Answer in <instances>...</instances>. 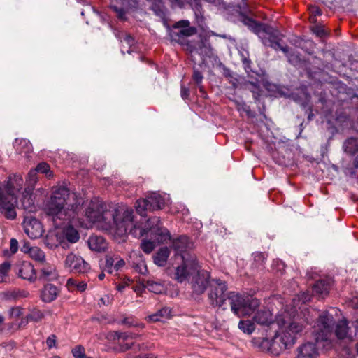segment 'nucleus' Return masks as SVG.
Here are the masks:
<instances>
[{"instance_id":"50","label":"nucleus","mask_w":358,"mask_h":358,"mask_svg":"<svg viewBox=\"0 0 358 358\" xmlns=\"http://www.w3.org/2000/svg\"><path fill=\"white\" fill-rule=\"evenodd\" d=\"M33 249V247L30 245L28 242H24L21 248V251L25 254H30V251Z\"/></svg>"},{"instance_id":"41","label":"nucleus","mask_w":358,"mask_h":358,"mask_svg":"<svg viewBox=\"0 0 358 358\" xmlns=\"http://www.w3.org/2000/svg\"><path fill=\"white\" fill-rule=\"evenodd\" d=\"M46 345L49 349L57 347V336L55 334L50 335L46 339Z\"/></svg>"},{"instance_id":"26","label":"nucleus","mask_w":358,"mask_h":358,"mask_svg":"<svg viewBox=\"0 0 358 358\" xmlns=\"http://www.w3.org/2000/svg\"><path fill=\"white\" fill-rule=\"evenodd\" d=\"M62 237L55 232H49L45 239V245L50 249L57 248L62 243Z\"/></svg>"},{"instance_id":"29","label":"nucleus","mask_w":358,"mask_h":358,"mask_svg":"<svg viewBox=\"0 0 358 358\" xmlns=\"http://www.w3.org/2000/svg\"><path fill=\"white\" fill-rule=\"evenodd\" d=\"M171 315V310L167 308L164 307L159 310H158L157 313L150 315L148 318L150 321L152 322H159L162 321L165 319H168Z\"/></svg>"},{"instance_id":"14","label":"nucleus","mask_w":358,"mask_h":358,"mask_svg":"<svg viewBox=\"0 0 358 358\" xmlns=\"http://www.w3.org/2000/svg\"><path fill=\"white\" fill-rule=\"evenodd\" d=\"M196 275L192 281V288L196 294L204 292L207 285L209 284L210 274L206 271H198Z\"/></svg>"},{"instance_id":"52","label":"nucleus","mask_w":358,"mask_h":358,"mask_svg":"<svg viewBox=\"0 0 358 358\" xmlns=\"http://www.w3.org/2000/svg\"><path fill=\"white\" fill-rule=\"evenodd\" d=\"M181 96L183 99H187L189 96V90L188 88L185 87V86H181V92H180Z\"/></svg>"},{"instance_id":"53","label":"nucleus","mask_w":358,"mask_h":358,"mask_svg":"<svg viewBox=\"0 0 358 358\" xmlns=\"http://www.w3.org/2000/svg\"><path fill=\"white\" fill-rule=\"evenodd\" d=\"M138 350H150L153 348V344L147 345L145 343H143L142 345L138 344L135 345Z\"/></svg>"},{"instance_id":"63","label":"nucleus","mask_w":358,"mask_h":358,"mask_svg":"<svg viewBox=\"0 0 358 358\" xmlns=\"http://www.w3.org/2000/svg\"><path fill=\"white\" fill-rule=\"evenodd\" d=\"M4 317L0 315V325L3 322Z\"/></svg>"},{"instance_id":"11","label":"nucleus","mask_w":358,"mask_h":358,"mask_svg":"<svg viewBox=\"0 0 358 358\" xmlns=\"http://www.w3.org/2000/svg\"><path fill=\"white\" fill-rule=\"evenodd\" d=\"M23 228L26 234L31 239L40 238L44 232L42 224L31 216L24 217Z\"/></svg>"},{"instance_id":"47","label":"nucleus","mask_w":358,"mask_h":358,"mask_svg":"<svg viewBox=\"0 0 358 358\" xmlns=\"http://www.w3.org/2000/svg\"><path fill=\"white\" fill-rule=\"evenodd\" d=\"M111 301L112 297L109 295H106L100 299L99 305H108L111 303Z\"/></svg>"},{"instance_id":"36","label":"nucleus","mask_w":358,"mask_h":358,"mask_svg":"<svg viewBox=\"0 0 358 358\" xmlns=\"http://www.w3.org/2000/svg\"><path fill=\"white\" fill-rule=\"evenodd\" d=\"M33 171H36L37 173H41L45 174L47 178H50L52 176V172L50 171V166L45 162L39 163L35 169H32Z\"/></svg>"},{"instance_id":"23","label":"nucleus","mask_w":358,"mask_h":358,"mask_svg":"<svg viewBox=\"0 0 358 358\" xmlns=\"http://www.w3.org/2000/svg\"><path fill=\"white\" fill-rule=\"evenodd\" d=\"M88 245L92 250L101 252L105 250L107 243L105 239L99 236H91L88 239Z\"/></svg>"},{"instance_id":"37","label":"nucleus","mask_w":358,"mask_h":358,"mask_svg":"<svg viewBox=\"0 0 358 358\" xmlns=\"http://www.w3.org/2000/svg\"><path fill=\"white\" fill-rule=\"evenodd\" d=\"M66 285L69 289L73 287H76L77 289L80 292H83L86 289L87 283L84 281L78 282L76 280L73 278H69L67 280Z\"/></svg>"},{"instance_id":"17","label":"nucleus","mask_w":358,"mask_h":358,"mask_svg":"<svg viewBox=\"0 0 358 358\" xmlns=\"http://www.w3.org/2000/svg\"><path fill=\"white\" fill-rule=\"evenodd\" d=\"M59 274L56 266L51 264H43L40 268L38 278L43 280L51 281L58 278Z\"/></svg>"},{"instance_id":"51","label":"nucleus","mask_w":358,"mask_h":358,"mask_svg":"<svg viewBox=\"0 0 358 358\" xmlns=\"http://www.w3.org/2000/svg\"><path fill=\"white\" fill-rule=\"evenodd\" d=\"M314 34H315L318 36H323L326 34L324 29L321 27H315L313 29Z\"/></svg>"},{"instance_id":"34","label":"nucleus","mask_w":358,"mask_h":358,"mask_svg":"<svg viewBox=\"0 0 358 358\" xmlns=\"http://www.w3.org/2000/svg\"><path fill=\"white\" fill-rule=\"evenodd\" d=\"M240 330L247 334H251L255 329L254 323L249 320H240L238 325Z\"/></svg>"},{"instance_id":"46","label":"nucleus","mask_w":358,"mask_h":358,"mask_svg":"<svg viewBox=\"0 0 358 358\" xmlns=\"http://www.w3.org/2000/svg\"><path fill=\"white\" fill-rule=\"evenodd\" d=\"M10 250L12 254L17 252L18 250V242L15 238H11L10 242Z\"/></svg>"},{"instance_id":"10","label":"nucleus","mask_w":358,"mask_h":358,"mask_svg":"<svg viewBox=\"0 0 358 358\" xmlns=\"http://www.w3.org/2000/svg\"><path fill=\"white\" fill-rule=\"evenodd\" d=\"M196 33V29L190 26L189 20H180L175 23L169 31L172 41L182 43L185 39Z\"/></svg>"},{"instance_id":"31","label":"nucleus","mask_w":358,"mask_h":358,"mask_svg":"<svg viewBox=\"0 0 358 358\" xmlns=\"http://www.w3.org/2000/svg\"><path fill=\"white\" fill-rule=\"evenodd\" d=\"M38 181L36 171L32 169L29 171L26 178L25 189L27 190L34 191L35 185Z\"/></svg>"},{"instance_id":"27","label":"nucleus","mask_w":358,"mask_h":358,"mask_svg":"<svg viewBox=\"0 0 358 358\" xmlns=\"http://www.w3.org/2000/svg\"><path fill=\"white\" fill-rule=\"evenodd\" d=\"M4 294L6 299L17 300L28 297L29 292L25 289H15L5 292Z\"/></svg>"},{"instance_id":"59","label":"nucleus","mask_w":358,"mask_h":358,"mask_svg":"<svg viewBox=\"0 0 358 358\" xmlns=\"http://www.w3.org/2000/svg\"><path fill=\"white\" fill-rule=\"evenodd\" d=\"M29 321H30V320H29V319L27 318V316L26 318H24L22 320L20 325L24 326L28 323Z\"/></svg>"},{"instance_id":"1","label":"nucleus","mask_w":358,"mask_h":358,"mask_svg":"<svg viewBox=\"0 0 358 358\" xmlns=\"http://www.w3.org/2000/svg\"><path fill=\"white\" fill-rule=\"evenodd\" d=\"M83 199L76 193L71 192L65 187H56L47 202L45 210L52 217L55 226L59 227L65 223L80 225L84 228H92L96 225L106 231H113L119 236L129 233L133 236L142 235L130 227L133 224V210L121 205L117 208L104 210L102 202L91 201L85 211L83 217H80V206Z\"/></svg>"},{"instance_id":"42","label":"nucleus","mask_w":358,"mask_h":358,"mask_svg":"<svg viewBox=\"0 0 358 358\" xmlns=\"http://www.w3.org/2000/svg\"><path fill=\"white\" fill-rule=\"evenodd\" d=\"M115 264L114 265L115 272L121 270L125 265L124 260L120 257L118 255H115Z\"/></svg>"},{"instance_id":"22","label":"nucleus","mask_w":358,"mask_h":358,"mask_svg":"<svg viewBox=\"0 0 358 358\" xmlns=\"http://www.w3.org/2000/svg\"><path fill=\"white\" fill-rule=\"evenodd\" d=\"M15 150L25 157L33 151V147L30 141L26 138H16L13 143Z\"/></svg>"},{"instance_id":"4","label":"nucleus","mask_w":358,"mask_h":358,"mask_svg":"<svg viewBox=\"0 0 358 358\" xmlns=\"http://www.w3.org/2000/svg\"><path fill=\"white\" fill-rule=\"evenodd\" d=\"M333 315L328 313H322L318 317L316 324L314 325L313 335L315 343L306 342L297 348L296 358H318V348L322 347L329 350L332 347L331 337L332 328L334 324Z\"/></svg>"},{"instance_id":"21","label":"nucleus","mask_w":358,"mask_h":358,"mask_svg":"<svg viewBox=\"0 0 358 358\" xmlns=\"http://www.w3.org/2000/svg\"><path fill=\"white\" fill-rule=\"evenodd\" d=\"M18 274L22 279L30 282L34 281L36 279V271L34 266L29 262H24L22 264Z\"/></svg>"},{"instance_id":"18","label":"nucleus","mask_w":358,"mask_h":358,"mask_svg":"<svg viewBox=\"0 0 358 358\" xmlns=\"http://www.w3.org/2000/svg\"><path fill=\"white\" fill-rule=\"evenodd\" d=\"M253 320L262 326H269L274 322L272 313L266 308L258 310L253 316Z\"/></svg>"},{"instance_id":"5","label":"nucleus","mask_w":358,"mask_h":358,"mask_svg":"<svg viewBox=\"0 0 358 358\" xmlns=\"http://www.w3.org/2000/svg\"><path fill=\"white\" fill-rule=\"evenodd\" d=\"M23 184V178L20 175L10 176L3 182L0 181V210L8 219L13 220L16 217L17 194Z\"/></svg>"},{"instance_id":"61","label":"nucleus","mask_w":358,"mask_h":358,"mask_svg":"<svg viewBox=\"0 0 358 358\" xmlns=\"http://www.w3.org/2000/svg\"><path fill=\"white\" fill-rule=\"evenodd\" d=\"M98 277H99V280H103L105 275H104V273H100Z\"/></svg>"},{"instance_id":"16","label":"nucleus","mask_w":358,"mask_h":358,"mask_svg":"<svg viewBox=\"0 0 358 358\" xmlns=\"http://www.w3.org/2000/svg\"><path fill=\"white\" fill-rule=\"evenodd\" d=\"M192 245L193 243L189 241V238L185 236H180L173 242V248L176 253L180 256V258H182V255L186 257L192 256L189 253H187V252L192 248Z\"/></svg>"},{"instance_id":"19","label":"nucleus","mask_w":358,"mask_h":358,"mask_svg":"<svg viewBox=\"0 0 358 358\" xmlns=\"http://www.w3.org/2000/svg\"><path fill=\"white\" fill-rule=\"evenodd\" d=\"M21 205L22 208L28 212H34L36 208L35 206V198L33 195V191L24 189L22 193Z\"/></svg>"},{"instance_id":"38","label":"nucleus","mask_w":358,"mask_h":358,"mask_svg":"<svg viewBox=\"0 0 358 358\" xmlns=\"http://www.w3.org/2000/svg\"><path fill=\"white\" fill-rule=\"evenodd\" d=\"M155 245L156 243L154 241L143 240L141 243V248L145 253L149 254L154 250Z\"/></svg>"},{"instance_id":"62","label":"nucleus","mask_w":358,"mask_h":358,"mask_svg":"<svg viewBox=\"0 0 358 358\" xmlns=\"http://www.w3.org/2000/svg\"><path fill=\"white\" fill-rule=\"evenodd\" d=\"M146 271H147V268H146V266H144V267H143V269H141V270H140V272H141V273H145Z\"/></svg>"},{"instance_id":"3","label":"nucleus","mask_w":358,"mask_h":358,"mask_svg":"<svg viewBox=\"0 0 358 358\" xmlns=\"http://www.w3.org/2000/svg\"><path fill=\"white\" fill-rule=\"evenodd\" d=\"M227 286L220 280H213L210 284L208 299L214 307H221L229 299L231 311L238 317L250 316L259 306V301L249 296H242L234 292L226 294Z\"/></svg>"},{"instance_id":"25","label":"nucleus","mask_w":358,"mask_h":358,"mask_svg":"<svg viewBox=\"0 0 358 358\" xmlns=\"http://www.w3.org/2000/svg\"><path fill=\"white\" fill-rule=\"evenodd\" d=\"M330 288V284L329 282L321 280L317 281L313 287V293L317 294L319 296L324 297V296L327 295L329 293V290Z\"/></svg>"},{"instance_id":"30","label":"nucleus","mask_w":358,"mask_h":358,"mask_svg":"<svg viewBox=\"0 0 358 358\" xmlns=\"http://www.w3.org/2000/svg\"><path fill=\"white\" fill-rule=\"evenodd\" d=\"M67 241L71 243H76L80 238L79 234L71 225L68 226L63 231Z\"/></svg>"},{"instance_id":"55","label":"nucleus","mask_w":358,"mask_h":358,"mask_svg":"<svg viewBox=\"0 0 358 358\" xmlns=\"http://www.w3.org/2000/svg\"><path fill=\"white\" fill-rule=\"evenodd\" d=\"M134 345V344L133 343H126L121 345L120 350H121V351L128 350L131 349Z\"/></svg>"},{"instance_id":"40","label":"nucleus","mask_w":358,"mask_h":358,"mask_svg":"<svg viewBox=\"0 0 358 358\" xmlns=\"http://www.w3.org/2000/svg\"><path fill=\"white\" fill-rule=\"evenodd\" d=\"M254 260L257 266L262 265L266 259L265 255L262 252H255L253 254Z\"/></svg>"},{"instance_id":"9","label":"nucleus","mask_w":358,"mask_h":358,"mask_svg":"<svg viewBox=\"0 0 358 358\" xmlns=\"http://www.w3.org/2000/svg\"><path fill=\"white\" fill-rule=\"evenodd\" d=\"M182 264L177 266L175 273V279L178 282L186 280L189 276L194 275L199 271V265L194 256L186 257L182 255Z\"/></svg>"},{"instance_id":"33","label":"nucleus","mask_w":358,"mask_h":358,"mask_svg":"<svg viewBox=\"0 0 358 358\" xmlns=\"http://www.w3.org/2000/svg\"><path fill=\"white\" fill-rule=\"evenodd\" d=\"M29 256L34 261L43 264L45 262V252L38 247L34 246Z\"/></svg>"},{"instance_id":"8","label":"nucleus","mask_w":358,"mask_h":358,"mask_svg":"<svg viewBox=\"0 0 358 358\" xmlns=\"http://www.w3.org/2000/svg\"><path fill=\"white\" fill-rule=\"evenodd\" d=\"M169 196L157 192H152L146 198L139 199L136 202V212L143 217L147 211H155L163 209L169 202Z\"/></svg>"},{"instance_id":"58","label":"nucleus","mask_w":358,"mask_h":358,"mask_svg":"<svg viewBox=\"0 0 358 358\" xmlns=\"http://www.w3.org/2000/svg\"><path fill=\"white\" fill-rule=\"evenodd\" d=\"M118 13V16L120 18H123L124 15V11L122 9L116 10Z\"/></svg>"},{"instance_id":"24","label":"nucleus","mask_w":358,"mask_h":358,"mask_svg":"<svg viewBox=\"0 0 358 358\" xmlns=\"http://www.w3.org/2000/svg\"><path fill=\"white\" fill-rule=\"evenodd\" d=\"M170 251L167 247H163L154 256V262L159 266H164L166 265L168 257H169Z\"/></svg>"},{"instance_id":"64","label":"nucleus","mask_w":358,"mask_h":358,"mask_svg":"<svg viewBox=\"0 0 358 358\" xmlns=\"http://www.w3.org/2000/svg\"><path fill=\"white\" fill-rule=\"evenodd\" d=\"M135 358H148V357L147 355H144V356H137Z\"/></svg>"},{"instance_id":"28","label":"nucleus","mask_w":358,"mask_h":358,"mask_svg":"<svg viewBox=\"0 0 358 358\" xmlns=\"http://www.w3.org/2000/svg\"><path fill=\"white\" fill-rule=\"evenodd\" d=\"M144 287L155 294H162L165 292V287L160 282L147 280L144 284Z\"/></svg>"},{"instance_id":"49","label":"nucleus","mask_w":358,"mask_h":358,"mask_svg":"<svg viewBox=\"0 0 358 358\" xmlns=\"http://www.w3.org/2000/svg\"><path fill=\"white\" fill-rule=\"evenodd\" d=\"M122 324H127L129 327H133V326H137V322L134 321V320L132 317H126L124 318L122 322Z\"/></svg>"},{"instance_id":"15","label":"nucleus","mask_w":358,"mask_h":358,"mask_svg":"<svg viewBox=\"0 0 358 358\" xmlns=\"http://www.w3.org/2000/svg\"><path fill=\"white\" fill-rule=\"evenodd\" d=\"M343 151L352 158V165L358 169V138H348L343 144Z\"/></svg>"},{"instance_id":"32","label":"nucleus","mask_w":358,"mask_h":358,"mask_svg":"<svg viewBox=\"0 0 358 358\" xmlns=\"http://www.w3.org/2000/svg\"><path fill=\"white\" fill-rule=\"evenodd\" d=\"M11 268V264L8 262H4L0 264V283L8 282L9 281L8 274Z\"/></svg>"},{"instance_id":"12","label":"nucleus","mask_w":358,"mask_h":358,"mask_svg":"<svg viewBox=\"0 0 358 358\" xmlns=\"http://www.w3.org/2000/svg\"><path fill=\"white\" fill-rule=\"evenodd\" d=\"M65 267L76 273H85L89 269L88 264L80 256L69 254L64 262Z\"/></svg>"},{"instance_id":"45","label":"nucleus","mask_w":358,"mask_h":358,"mask_svg":"<svg viewBox=\"0 0 358 358\" xmlns=\"http://www.w3.org/2000/svg\"><path fill=\"white\" fill-rule=\"evenodd\" d=\"M193 79L195 80V82L198 85L200 91L203 92V87L201 85V83L203 80V76L201 73V72H199L198 71H194V74H193Z\"/></svg>"},{"instance_id":"57","label":"nucleus","mask_w":358,"mask_h":358,"mask_svg":"<svg viewBox=\"0 0 358 358\" xmlns=\"http://www.w3.org/2000/svg\"><path fill=\"white\" fill-rule=\"evenodd\" d=\"M117 337L118 338L120 339H122L123 341H126L128 339V338L129 337V336L127 335L126 334L124 333H120L118 334L117 335Z\"/></svg>"},{"instance_id":"39","label":"nucleus","mask_w":358,"mask_h":358,"mask_svg":"<svg viewBox=\"0 0 358 358\" xmlns=\"http://www.w3.org/2000/svg\"><path fill=\"white\" fill-rule=\"evenodd\" d=\"M115 255L107 256L106 259L105 269L109 273L115 272L114 265L115 264Z\"/></svg>"},{"instance_id":"48","label":"nucleus","mask_w":358,"mask_h":358,"mask_svg":"<svg viewBox=\"0 0 358 358\" xmlns=\"http://www.w3.org/2000/svg\"><path fill=\"white\" fill-rule=\"evenodd\" d=\"M310 295L308 293L303 292L299 296L298 301H302L303 303H305L310 300Z\"/></svg>"},{"instance_id":"43","label":"nucleus","mask_w":358,"mask_h":358,"mask_svg":"<svg viewBox=\"0 0 358 358\" xmlns=\"http://www.w3.org/2000/svg\"><path fill=\"white\" fill-rule=\"evenodd\" d=\"M8 313L11 318H17L22 314V308L19 306L11 308Z\"/></svg>"},{"instance_id":"44","label":"nucleus","mask_w":358,"mask_h":358,"mask_svg":"<svg viewBox=\"0 0 358 358\" xmlns=\"http://www.w3.org/2000/svg\"><path fill=\"white\" fill-rule=\"evenodd\" d=\"M120 40L122 43L124 42L130 46L134 43V39L132 36L126 33L122 34V36H120Z\"/></svg>"},{"instance_id":"56","label":"nucleus","mask_w":358,"mask_h":358,"mask_svg":"<svg viewBox=\"0 0 358 358\" xmlns=\"http://www.w3.org/2000/svg\"><path fill=\"white\" fill-rule=\"evenodd\" d=\"M310 12L314 14L315 15H321V10L318 7H313L310 9Z\"/></svg>"},{"instance_id":"2","label":"nucleus","mask_w":358,"mask_h":358,"mask_svg":"<svg viewBox=\"0 0 358 358\" xmlns=\"http://www.w3.org/2000/svg\"><path fill=\"white\" fill-rule=\"evenodd\" d=\"M294 308L290 313L286 309L275 317L278 329L271 340L262 338L259 342V348L273 355L278 356L286 350L291 349L296 344L298 338L301 336L306 326L310 320L301 317L296 310V299H293Z\"/></svg>"},{"instance_id":"13","label":"nucleus","mask_w":358,"mask_h":358,"mask_svg":"<svg viewBox=\"0 0 358 358\" xmlns=\"http://www.w3.org/2000/svg\"><path fill=\"white\" fill-rule=\"evenodd\" d=\"M352 327L355 329V332L350 329L348 326V322L345 320L338 322L336 326L335 334L336 337L341 339H348L352 341L355 336H358V320H356L352 324Z\"/></svg>"},{"instance_id":"6","label":"nucleus","mask_w":358,"mask_h":358,"mask_svg":"<svg viewBox=\"0 0 358 358\" xmlns=\"http://www.w3.org/2000/svg\"><path fill=\"white\" fill-rule=\"evenodd\" d=\"M252 24L255 26V31L262 39L264 45L271 47L275 50L280 49L285 52L288 57L289 62L296 65L300 62V58L294 54H289V48L287 46H281L279 43L280 34L278 30L266 24L256 23L255 21L248 19Z\"/></svg>"},{"instance_id":"20","label":"nucleus","mask_w":358,"mask_h":358,"mask_svg":"<svg viewBox=\"0 0 358 358\" xmlns=\"http://www.w3.org/2000/svg\"><path fill=\"white\" fill-rule=\"evenodd\" d=\"M59 289L56 286L47 284L41 290V299L45 303H50L57 299Z\"/></svg>"},{"instance_id":"35","label":"nucleus","mask_w":358,"mask_h":358,"mask_svg":"<svg viewBox=\"0 0 358 358\" xmlns=\"http://www.w3.org/2000/svg\"><path fill=\"white\" fill-rule=\"evenodd\" d=\"M45 317V314L38 308H33L30 310L29 315H27V318L29 319L30 321H33L35 322H38L42 320Z\"/></svg>"},{"instance_id":"7","label":"nucleus","mask_w":358,"mask_h":358,"mask_svg":"<svg viewBox=\"0 0 358 358\" xmlns=\"http://www.w3.org/2000/svg\"><path fill=\"white\" fill-rule=\"evenodd\" d=\"M133 232L138 234L142 231V235L134 236L135 237H141L145 234L150 232L152 238L154 239L155 243H166L171 238L169 231L167 229L162 227V223L159 217H153L147 220V224L145 227H141L140 225L135 224L133 220V224L130 227Z\"/></svg>"},{"instance_id":"54","label":"nucleus","mask_w":358,"mask_h":358,"mask_svg":"<svg viewBox=\"0 0 358 358\" xmlns=\"http://www.w3.org/2000/svg\"><path fill=\"white\" fill-rule=\"evenodd\" d=\"M189 0H170L173 6H178L182 7L185 3H187Z\"/></svg>"},{"instance_id":"60","label":"nucleus","mask_w":358,"mask_h":358,"mask_svg":"<svg viewBox=\"0 0 358 358\" xmlns=\"http://www.w3.org/2000/svg\"><path fill=\"white\" fill-rule=\"evenodd\" d=\"M125 286L124 285H118L117 286V289L118 291L122 292L124 289Z\"/></svg>"}]
</instances>
